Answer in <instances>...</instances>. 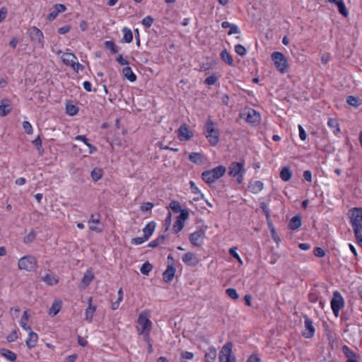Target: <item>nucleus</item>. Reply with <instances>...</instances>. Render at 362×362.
<instances>
[{
	"label": "nucleus",
	"mask_w": 362,
	"mask_h": 362,
	"mask_svg": "<svg viewBox=\"0 0 362 362\" xmlns=\"http://www.w3.org/2000/svg\"><path fill=\"white\" fill-rule=\"evenodd\" d=\"M350 223L358 245L362 247V207H354L349 211Z\"/></svg>",
	"instance_id": "f257e3e1"
},
{
	"label": "nucleus",
	"mask_w": 362,
	"mask_h": 362,
	"mask_svg": "<svg viewBox=\"0 0 362 362\" xmlns=\"http://www.w3.org/2000/svg\"><path fill=\"white\" fill-rule=\"evenodd\" d=\"M216 123L211 119L209 116L207 120L204 125V135L212 146H216L219 142L220 131L218 128H215Z\"/></svg>",
	"instance_id": "f03ea898"
},
{
	"label": "nucleus",
	"mask_w": 362,
	"mask_h": 362,
	"mask_svg": "<svg viewBox=\"0 0 362 362\" xmlns=\"http://www.w3.org/2000/svg\"><path fill=\"white\" fill-rule=\"evenodd\" d=\"M226 171L227 168L226 166L219 165L212 169L202 172L201 177L205 183L211 185L222 177L226 174Z\"/></svg>",
	"instance_id": "7ed1b4c3"
},
{
	"label": "nucleus",
	"mask_w": 362,
	"mask_h": 362,
	"mask_svg": "<svg viewBox=\"0 0 362 362\" xmlns=\"http://www.w3.org/2000/svg\"><path fill=\"white\" fill-rule=\"evenodd\" d=\"M275 68L281 73L285 74L288 71V64L285 55L280 52H274L271 54Z\"/></svg>",
	"instance_id": "20e7f679"
},
{
	"label": "nucleus",
	"mask_w": 362,
	"mask_h": 362,
	"mask_svg": "<svg viewBox=\"0 0 362 362\" xmlns=\"http://www.w3.org/2000/svg\"><path fill=\"white\" fill-rule=\"evenodd\" d=\"M20 269L26 270L27 272H35L37 267V260L33 255H26L21 257L18 262Z\"/></svg>",
	"instance_id": "39448f33"
},
{
	"label": "nucleus",
	"mask_w": 362,
	"mask_h": 362,
	"mask_svg": "<svg viewBox=\"0 0 362 362\" xmlns=\"http://www.w3.org/2000/svg\"><path fill=\"white\" fill-rule=\"evenodd\" d=\"M345 302L339 291H335L330 301L331 308L334 315L337 317L339 315L340 310L344 307Z\"/></svg>",
	"instance_id": "423d86ee"
},
{
	"label": "nucleus",
	"mask_w": 362,
	"mask_h": 362,
	"mask_svg": "<svg viewBox=\"0 0 362 362\" xmlns=\"http://www.w3.org/2000/svg\"><path fill=\"white\" fill-rule=\"evenodd\" d=\"M116 61L120 64V65H126L124 68L122 69V75L123 77L127 79L130 82H135L137 79L136 75L133 72L132 68L129 66V61L125 59L122 54H119L116 57Z\"/></svg>",
	"instance_id": "0eeeda50"
},
{
	"label": "nucleus",
	"mask_w": 362,
	"mask_h": 362,
	"mask_svg": "<svg viewBox=\"0 0 362 362\" xmlns=\"http://www.w3.org/2000/svg\"><path fill=\"white\" fill-rule=\"evenodd\" d=\"M245 160L241 158L239 162L233 161L228 166V175L230 177H235L240 173H245Z\"/></svg>",
	"instance_id": "6e6552de"
},
{
	"label": "nucleus",
	"mask_w": 362,
	"mask_h": 362,
	"mask_svg": "<svg viewBox=\"0 0 362 362\" xmlns=\"http://www.w3.org/2000/svg\"><path fill=\"white\" fill-rule=\"evenodd\" d=\"M30 37L32 42L37 43L40 48H44L45 40L44 34L41 30L35 26L30 29Z\"/></svg>",
	"instance_id": "1a4fd4ad"
},
{
	"label": "nucleus",
	"mask_w": 362,
	"mask_h": 362,
	"mask_svg": "<svg viewBox=\"0 0 362 362\" xmlns=\"http://www.w3.org/2000/svg\"><path fill=\"white\" fill-rule=\"evenodd\" d=\"M137 322L141 327L140 330H151L152 327V322L149 320V314L146 310L142 311L138 317Z\"/></svg>",
	"instance_id": "9d476101"
},
{
	"label": "nucleus",
	"mask_w": 362,
	"mask_h": 362,
	"mask_svg": "<svg viewBox=\"0 0 362 362\" xmlns=\"http://www.w3.org/2000/svg\"><path fill=\"white\" fill-rule=\"evenodd\" d=\"M194 136L192 131L185 124H182L177 129V138L180 141H189Z\"/></svg>",
	"instance_id": "9b49d317"
},
{
	"label": "nucleus",
	"mask_w": 362,
	"mask_h": 362,
	"mask_svg": "<svg viewBox=\"0 0 362 362\" xmlns=\"http://www.w3.org/2000/svg\"><path fill=\"white\" fill-rule=\"evenodd\" d=\"M244 117L245 120L253 127L259 125L261 121L260 114L254 109H249Z\"/></svg>",
	"instance_id": "f8f14e48"
},
{
	"label": "nucleus",
	"mask_w": 362,
	"mask_h": 362,
	"mask_svg": "<svg viewBox=\"0 0 362 362\" xmlns=\"http://www.w3.org/2000/svg\"><path fill=\"white\" fill-rule=\"evenodd\" d=\"M304 320L305 330L302 332V335L306 339L312 338L315 332V329L313 325V320L305 315H304Z\"/></svg>",
	"instance_id": "ddd939ff"
},
{
	"label": "nucleus",
	"mask_w": 362,
	"mask_h": 362,
	"mask_svg": "<svg viewBox=\"0 0 362 362\" xmlns=\"http://www.w3.org/2000/svg\"><path fill=\"white\" fill-rule=\"evenodd\" d=\"M233 346V344L232 341H228L223 346L219 352V362H223L225 358L234 356L233 355H232Z\"/></svg>",
	"instance_id": "4468645a"
},
{
	"label": "nucleus",
	"mask_w": 362,
	"mask_h": 362,
	"mask_svg": "<svg viewBox=\"0 0 362 362\" xmlns=\"http://www.w3.org/2000/svg\"><path fill=\"white\" fill-rule=\"evenodd\" d=\"M182 262L189 267H196L199 263V259L197 255L192 252H188L185 253L182 257Z\"/></svg>",
	"instance_id": "2eb2a0df"
},
{
	"label": "nucleus",
	"mask_w": 362,
	"mask_h": 362,
	"mask_svg": "<svg viewBox=\"0 0 362 362\" xmlns=\"http://www.w3.org/2000/svg\"><path fill=\"white\" fill-rule=\"evenodd\" d=\"M94 274L92 272L91 268H89L87 269V271L85 272L80 284H79V288L81 290L85 289L86 287H88L90 284L93 281L94 279Z\"/></svg>",
	"instance_id": "dca6fc26"
},
{
	"label": "nucleus",
	"mask_w": 362,
	"mask_h": 362,
	"mask_svg": "<svg viewBox=\"0 0 362 362\" xmlns=\"http://www.w3.org/2000/svg\"><path fill=\"white\" fill-rule=\"evenodd\" d=\"M176 268L173 263L168 264L166 269L163 273V280L165 283H170L175 275Z\"/></svg>",
	"instance_id": "f3484780"
},
{
	"label": "nucleus",
	"mask_w": 362,
	"mask_h": 362,
	"mask_svg": "<svg viewBox=\"0 0 362 362\" xmlns=\"http://www.w3.org/2000/svg\"><path fill=\"white\" fill-rule=\"evenodd\" d=\"M12 111V104L9 99L4 98L0 104V116L6 117Z\"/></svg>",
	"instance_id": "a211bd4d"
},
{
	"label": "nucleus",
	"mask_w": 362,
	"mask_h": 362,
	"mask_svg": "<svg viewBox=\"0 0 362 362\" xmlns=\"http://www.w3.org/2000/svg\"><path fill=\"white\" fill-rule=\"evenodd\" d=\"M93 298L90 297L88 300V305L86 309L85 312V320L88 322H92L94 313L97 309V307L92 304Z\"/></svg>",
	"instance_id": "6ab92c4d"
},
{
	"label": "nucleus",
	"mask_w": 362,
	"mask_h": 362,
	"mask_svg": "<svg viewBox=\"0 0 362 362\" xmlns=\"http://www.w3.org/2000/svg\"><path fill=\"white\" fill-rule=\"evenodd\" d=\"M204 237L196 230L189 235V240L193 246L199 247L203 245L202 240Z\"/></svg>",
	"instance_id": "aec40b11"
},
{
	"label": "nucleus",
	"mask_w": 362,
	"mask_h": 362,
	"mask_svg": "<svg viewBox=\"0 0 362 362\" xmlns=\"http://www.w3.org/2000/svg\"><path fill=\"white\" fill-rule=\"evenodd\" d=\"M302 225V216L300 214H298L293 216L288 225V228L291 230H298Z\"/></svg>",
	"instance_id": "412c9836"
},
{
	"label": "nucleus",
	"mask_w": 362,
	"mask_h": 362,
	"mask_svg": "<svg viewBox=\"0 0 362 362\" xmlns=\"http://www.w3.org/2000/svg\"><path fill=\"white\" fill-rule=\"evenodd\" d=\"M264 184L262 181H250L247 185V189L252 194H257L262 190Z\"/></svg>",
	"instance_id": "4be33fe9"
},
{
	"label": "nucleus",
	"mask_w": 362,
	"mask_h": 362,
	"mask_svg": "<svg viewBox=\"0 0 362 362\" xmlns=\"http://www.w3.org/2000/svg\"><path fill=\"white\" fill-rule=\"evenodd\" d=\"M189 160L197 165H202L206 160L205 156L202 153L192 152L189 155Z\"/></svg>",
	"instance_id": "5701e85b"
},
{
	"label": "nucleus",
	"mask_w": 362,
	"mask_h": 362,
	"mask_svg": "<svg viewBox=\"0 0 362 362\" xmlns=\"http://www.w3.org/2000/svg\"><path fill=\"white\" fill-rule=\"evenodd\" d=\"M28 331V337L25 341V344L29 349H31L36 346L38 339V335L37 333L32 331V329Z\"/></svg>",
	"instance_id": "b1692460"
},
{
	"label": "nucleus",
	"mask_w": 362,
	"mask_h": 362,
	"mask_svg": "<svg viewBox=\"0 0 362 362\" xmlns=\"http://www.w3.org/2000/svg\"><path fill=\"white\" fill-rule=\"evenodd\" d=\"M156 227V223L155 221H152L148 223L142 230L144 233L143 235H144L148 240L151 238V236L153 234Z\"/></svg>",
	"instance_id": "393cba45"
},
{
	"label": "nucleus",
	"mask_w": 362,
	"mask_h": 362,
	"mask_svg": "<svg viewBox=\"0 0 362 362\" xmlns=\"http://www.w3.org/2000/svg\"><path fill=\"white\" fill-rule=\"evenodd\" d=\"M77 60L76 56L74 53L71 52H65L62 57V62L69 66H71L73 65L74 62Z\"/></svg>",
	"instance_id": "a878e982"
},
{
	"label": "nucleus",
	"mask_w": 362,
	"mask_h": 362,
	"mask_svg": "<svg viewBox=\"0 0 362 362\" xmlns=\"http://www.w3.org/2000/svg\"><path fill=\"white\" fill-rule=\"evenodd\" d=\"M79 107L73 104L72 100H67L66 103V113L69 116H75L78 113Z\"/></svg>",
	"instance_id": "bb28decb"
},
{
	"label": "nucleus",
	"mask_w": 362,
	"mask_h": 362,
	"mask_svg": "<svg viewBox=\"0 0 362 362\" xmlns=\"http://www.w3.org/2000/svg\"><path fill=\"white\" fill-rule=\"evenodd\" d=\"M123 37L120 40L122 43H131L133 41V33L129 28L124 27L122 30Z\"/></svg>",
	"instance_id": "cd10ccee"
},
{
	"label": "nucleus",
	"mask_w": 362,
	"mask_h": 362,
	"mask_svg": "<svg viewBox=\"0 0 362 362\" xmlns=\"http://www.w3.org/2000/svg\"><path fill=\"white\" fill-rule=\"evenodd\" d=\"M293 173L289 166H284L279 173V177L284 182L289 181Z\"/></svg>",
	"instance_id": "c85d7f7f"
},
{
	"label": "nucleus",
	"mask_w": 362,
	"mask_h": 362,
	"mask_svg": "<svg viewBox=\"0 0 362 362\" xmlns=\"http://www.w3.org/2000/svg\"><path fill=\"white\" fill-rule=\"evenodd\" d=\"M62 307V301L61 300H54L49 310V315L52 317L57 315L60 312Z\"/></svg>",
	"instance_id": "c756f323"
},
{
	"label": "nucleus",
	"mask_w": 362,
	"mask_h": 362,
	"mask_svg": "<svg viewBox=\"0 0 362 362\" xmlns=\"http://www.w3.org/2000/svg\"><path fill=\"white\" fill-rule=\"evenodd\" d=\"M42 281L48 286H54L59 283V278L54 273H50L47 274Z\"/></svg>",
	"instance_id": "7c9ffc66"
},
{
	"label": "nucleus",
	"mask_w": 362,
	"mask_h": 362,
	"mask_svg": "<svg viewBox=\"0 0 362 362\" xmlns=\"http://www.w3.org/2000/svg\"><path fill=\"white\" fill-rule=\"evenodd\" d=\"M220 57L221 59L226 64H227L229 66H234V62L233 57L230 55V54L227 51L226 49H224L221 51L220 53Z\"/></svg>",
	"instance_id": "2f4dec72"
},
{
	"label": "nucleus",
	"mask_w": 362,
	"mask_h": 362,
	"mask_svg": "<svg viewBox=\"0 0 362 362\" xmlns=\"http://www.w3.org/2000/svg\"><path fill=\"white\" fill-rule=\"evenodd\" d=\"M0 354L11 362H14L17 359V355L7 349H0Z\"/></svg>",
	"instance_id": "473e14b6"
},
{
	"label": "nucleus",
	"mask_w": 362,
	"mask_h": 362,
	"mask_svg": "<svg viewBox=\"0 0 362 362\" xmlns=\"http://www.w3.org/2000/svg\"><path fill=\"white\" fill-rule=\"evenodd\" d=\"M105 49L110 50L112 54L119 52L120 48L116 45L113 40H107L104 42Z\"/></svg>",
	"instance_id": "72a5a7b5"
},
{
	"label": "nucleus",
	"mask_w": 362,
	"mask_h": 362,
	"mask_svg": "<svg viewBox=\"0 0 362 362\" xmlns=\"http://www.w3.org/2000/svg\"><path fill=\"white\" fill-rule=\"evenodd\" d=\"M216 358V349L211 346L204 356V362H214Z\"/></svg>",
	"instance_id": "f704fd0d"
},
{
	"label": "nucleus",
	"mask_w": 362,
	"mask_h": 362,
	"mask_svg": "<svg viewBox=\"0 0 362 362\" xmlns=\"http://www.w3.org/2000/svg\"><path fill=\"white\" fill-rule=\"evenodd\" d=\"M346 103L349 105L356 108L362 104V100L355 95H349L346 98Z\"/></svg>",
	"instance_id": "c9c22d12"
},
{
	"label": "nucleus",
	"mask_w": 362,
	"mask_h": 362,
	"mask_svg": "<svg viewBox=\"0 0 362 362\" xmlns=\"http://www.w3.org/2000/svg\"><path fill=\"white\" fill-rule=\"evenodd\" d=\"M103 175V170L99 168H95L90 172V177L94 182H98Z\"/></svg>",
	"instance_id": "e433bc0d"
},
{
	"label": "nucleus",
	"mask_w": 362,
	"mask_h": 362,
	"mask_svg": "<svg viewBox=\"0 0 362 362\" xmlns=\"http://www.w3.org/2000/svg\"><path fill=\"white\" fill-rule=\"evenodd\" d=\"M29 310H25L23 312V314L21 317V320L20 322V325L22 327V328L26 331L31 330V327L27 324V321L29 319L30 315L28 314Z\"/></svg>",
	"instance_id": "4c0bfd02"
},
{
	"label": "nucleus",
	"mask_w": 362,
	"mask_h": 362,
	"mask_svg": "<svg viewBox=\"0 0 362 362\" xmlns=\"http://www.w3.org/2000/svg\"><path fill=\"white\" fill-rule=\"evenodd\" d=\"M218 62V59H212L209 62L203 63L200 65L199 71H206L213 69Z\"/></svg>",
	"instance_id": "58836bf2"
},
{
	"label": "nucleus",
	"mask_w": 362,
	"mask_h": 362,
	"mask_svg": "<svg viewBox=\"0 0 362 362\" xmlns=\"http://www.w3.org/2000/svg\"><path fill=\"white\" fill-rule=\"evenodd\" d=\"M259 207L262 209L263 214H264V216L266 217L267 225H269L270 223H273L272 221L271 220L270 211L268 209L267 204L264 202H260Z\"/></svg>",
	"instance_id": "ea45409f"
},
{
	"label": "nucleus",
	"mask_w": 362,
	"mask_h": 362,
	"mask_svg": "<svg viewBox=\"0 0 362 362\" xmlns=\"http://www.w3.org/2000/svg\"><path fill=\"white\" fill-rule=\"evenodd\" d=\"M33 144L35 146L38 154L42 156L45 153V150L42 146V139L40 135H37L36 138L32 141Z\"/></svg>",
	"instance_id": "a19ab883"
},
{
	"label": "nucleus",
	"mask_w": 362,
	"mask_h": 362,
	"mask_svg": "<svg viewBox=\"0 0 362 362\" xmlns=\"http://www.w3.org/2000/svg\"><path fill=\"white\" fill-rule=\"evenodd\" d=\"M337 7L339 13L344 17L346 18L349 16V11L343 0L339 1L335 4Z\"/></svg>",
	"instance_id": "79ce46f5"
},
{
	"label": "nucleus",
	"mask_w": 362,
	"mask_h": 362,
	"mask_svg": "<svg viewBox=\"0 0 362 362\" xmlns=\"http://www.w3.org/2000/svg\"><path fill=\"white\" fill-rule=\"evenodd\" d=\"M327 125L331 129H333V132L334 134H337L340 132L339 124L337 119L329 118Z\"/></svg>",
	"instance_id": "37998d69"
},
{
	"label": "nucleus",
	"mask_w": 362,
	"mask_h": 362,
	"mask_svg": "<svg viewBox=\"0 0 362 362\" xmlns=\"http://www.w3.org/2000/svg\"><path fill=\"white\" fill-rule=\"evenodd\" d=\"M168 208L170 209L175 214H178L184 209L182 208L180 203L177 200H172Z\"/></svg>",
	"instance_id": "c03bdc74"
},
{
	"label": "nucleus",
	"mask_w": 362,
	"mask_h": 362,
	"mask_svg": "<svg viewBox=\"0 0 362 362\" xmlns=\"http://www.w3.org/2000/svg\"><path fill=\"white\" fill-rule=\"evenodd\" d=\"M267 226H268V228H269V230L270 231L272 238L273 239V240L278 245L279 243L281 242V238L279 236V235L277 234V233L276 231V229H275V228L274 226V224L273 223H270L269 225H267Z\"/></svg>",
	"instance_id": "a18cd8bd"
},
{
	"label": "nucleus",
	"mask_w": 362,
	"mask_h": 362,
	"mask_svg": "<svg viewBox=\"0 0 362 362\" xmlns=\"http://www.w3.org/2000/svg\"><path fill=\"white\" fill-rule=\"evenodd\" d=\"M153 266L148 261L145 262L140 268V272L143 275L148 276L150 272L153 269Z\"/></svg>",
	"instance_id": "49530a36"
},
{
	"label": "nucleus",
	"mask_w": 362,
	"mask_h": 362,
	"mask_svg": "<svg viewBox=\"0 0 362 362\" xmlns=\"http://www.w3.org/2000/svg\"><path fill=\"white\" fill-rule=\"evenodd\" d=\"M179 213L180 214L176 216V220L185 223L189 217V210L188 209H184Z\"/></svg>",
	"instance_id": "de8ad7c7"
},
{
	"label": "nucleus",
	"mask_w": 362,
	"mask_h": 362,
	"mask_svg": "<svg viewBox=\"0 0 362 362\" xmlns=\"http://www.w3.org/2000/svg\"><path fill=\"white\" fill-rule=\"evenodd\" d=\"M37 233L34 229H32L28 235L23 238V243L30 244L34 242L36 238Z\"/></svg>",
	"instance_id": "09e8293b"
},
{
	"label": "nucleus",
	"mask_w": 362,
	"mask_h": 362,
	"mask_svg": "<svg viewBox=\"0 0 362 362\" xmlns=\"http://www.w3.org/2000/svg\"><path fill=\"white\" fill-rule=\"evenodd\" d=\"M342 351L344 356L346 357V360H349L350 358H357L356 354L350 349L346 345L342 346Z\"/></svg>",
	"instance_id": "8fccbe9b"
},
{
	"label": "nucleus",
	"mask_w": 362,
	"mask_h": 362,
	"mask_svg": "<svg viewBox=\"0 0 362 362\" xmlns=\"http://www.w3.org/2000/svg\"><path fill=\"white\" fill-rule=\"evenodd\" d=\"M228 254L230 255V256L231 257H233L235 259H236L238 262L239 264H243V260H242L240 256L237 252V247H230L229 249V250H228Z\"/></svg>",
	"instance_id": "3c124183"
},
{
	"label": "nucleus",
	"mask_w": 362,
	"mask_h": 362,
	"mask_svg": "<svg viewBox=\"0 0 362 362\" xmlns=\"http://www.w3.org/2000/svg\"><path fill=\"white\" fill-rule=\"evenodd\" d=\"M218 81V77L216 73H213L209 76L206 77L204 81L206 85L212 86L214 85Z\"/></svg>",
	"instance_id": "603ef678"
},
{
	"label": "nucleus",
	"mask_w": 362,
	"mask_h": 362,
	"mask_svg": "<svg viewBox=\"0 0 362 362\" xmlns=\"http://www.w3.org/2000/svg\"><path fill=\"white\" fill-rule=\"evenodd\" d=\"M226 293L233 300H238L239 298V295L235 288H228L226 290Z\"/></svg>",
	"instance_id": "864d4df0"
},
{
	"label": "nucleus",
	"mask_w": 362,
	"mask_h": 362,
	"mask_svg": "<svg viewBox=\"0 0 362 362\" xmlns=\"http://www.w3.org/2000/svg\"><path fill=\"white\" fill-rule=\"evenodd\" d=\"M234 49H235V52L238 54L240 55V57H244L247 54V49L246 48L240 45V44H238L235 46L234 47Z\"/></svg>",
	"instance_id": "5fc2aeb1"
},
{
	"label": "nucleus",
	"mask_w": 362,
	"mask_h": 362,
	"mask_svg": "<svg viewBox=\"0 0 362 362\" xmlns=\"http://www.w3.org/2000/svg\"><path fill=\"white\" fill-rule=\"evenodd\" d=\"M185 227V223L175 220L173 226V230L175 234H177L180 233Z\"/></svg>",
	"instance_id": "6e6d98bb"
},
{
	"label": "nucleus",
	"mask_w": 362,
	"mask_h": 362,
	"mask_svg": "<svg viewBox=\"0 0 362 362\" xmlns=\"http://www.w3.org/2000/svg\"><path fill=\"white\" fill-rule=\"evenodd\" d=\"M154 206V204L153 202H144L140 206V210L143 212L150 211L151 214V209Z\"/></svg>",
	"instance_id": "4d7b16f0"
},
{
	"label": "nucleus",
	"mask_w": 362,
	"mask_h": 362,
	"mask_svg": "<svg viewBox=\"0 0 362 362\" xmlns=\"http://www.w3.org/2000/svg\"><path fill=\"white\" fill-rule=\"evenodd\" d=\"M137 332L139 334L143 335L144 341L147 344L150 343L151 337H150V332L151 330H140L139 327H137Z\"/></svg>",
	"instance_id": "13d9d810"
},
{
	"label": "nucleus",
	"mask_w": 362,
	"mask_h": 362,
	"mask_svg": "<svg viewBox=\"0 0 362 362\" xmlns=\"http://www.w3.org/2000/svg\"><path fill=\"white\" fill-rule=\"evenodd\" d=\"M313 255L318 258H322L325 256V250L320 247H315L313 250Z\"/></svg>",
	"instance_id": "bf43d9fd"
},
{
	"label": "nucleus",
	"mask_w": 362,
	"mask_h": 362,
	"mask_svg": "<svg viewBox=\"0 0 362 362\" xmlns=\"http://www.w3.org/2000/svg\"><path fill=\"white\" fill-rule=\"evenodd\" d=\"M153 21L154 18L153 17L151 16H147L142 19L141 23L145 28H148L151 26Z\"/></svg>",
	"instance_id": "052dcab7"
},
{
	"label": "nucleus",
	"mask_w": 362,
	"mask_h": 362,
	"mask_svg": "<svg viewBox=\"0 0 362 362\" xmlns=\"http://www.w3.org/2000/svg\"><path fill=\"white\" fill-rule=\"evenodd\" d=\"M189 185H190V189L192 191V192L193 194H200V198L201 199H204V195L203 193H202L200 192V190L199 189V188L197 187L196 184L194 183V182L193 181H189Z\"/></svg>",
	"instance_id": "680f3d73"
},
{
	"label": "nucleus",
	"mask_w": 362,
	"mask_h": 362,
	"mask_svg": "<svg viewBox=\"0 0 362 362\" xmlns=\"http://www.w3.org/2000/svg\"><path fill=\"white\" fill-rule=\"evenodd\" d=\"M148 239L143 235L142 237H136L134 238L131 240V243L132 245H138L144 243V242L147 241Z\"/></svg>",
	"instance_id": "e2e57ef3"
},
{
	"label": "nucleus",
	"mask_w": 362,
	"mask_h": 362,
	"mask_svg": "<svg viewBox=\"0 0 362 362\" xmlns=\"http://www.w3.org/2000/svg\"><path fill=\"white\" fill-rule=\"evenodd\" d=\"M23 128L24 129L25 133L27 134H33V129L31 124L28 121H24L23 122Z\"/></svg>",
	"instance_id": "0e129e2a"
},
{
	"label": "nucleus",
	"mask_w": 362,
	"mask_h": 362,
	"mask_svg": "<svg viewBox=\"0 0 362 362\" xmlns=\"http://www.w3.org/2000/svg\"><path fill=\"white\" fill-rule=\"evenodd\" d=\"M240 33V30L238 26L235 24L231 23L230 26L229 27V30L228 31V35H231L238 34Z\"/></svg>",
	"instance_id": "69168bd1"
},
{
	"label": "nucleus",
	"mask_w": 362,
	"mask_h": 362,
	"mask_svg": "<svg viewBox=\"0 0 362 362\" xmlns=\"http://www.w3.org/2000/svg\"><path fill=\"white\" fill-rule=\"evenodd\" d=\"M59 14V13L55 10V8H53V11L47 15V21L49 22L53 21L54 19H56Z\"/></svg>",
	"instance_id": "338daca9"
},
{
	"label": "nucleus",
	"mask_w": 362,
	"mask_h": 362,
	"mask_svg": "<svg viewBox=\"0 0 362 362\" xmlns=\"http://www.w3.org/2000/svg\"><path fill=\"white\" fill-rule=\"evenodd\" d=\"M261 358L256 353H252L247 359L246 362H260Z\"/></svg>",
	"instance_id": "774afa93"
}]
</instances>
